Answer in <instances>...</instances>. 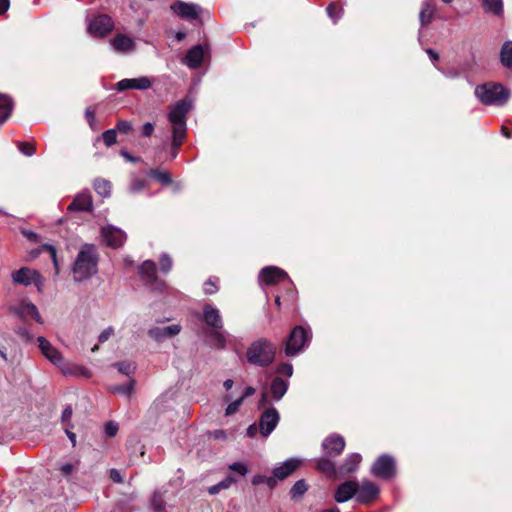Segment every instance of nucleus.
<instances>
[{
  "label": "nucleus",
  "mask_w": 512,
  "mask_h": 512,
  "mask_svg": "<svg viewBox=\"0 0 512 512\" xmlns=\"http://www.w3.org/2000/svg\"><path fill=\"white\" fill-rule=\"evenodd\" d=\"M99 253L94 244H83L72 264L73 280L81 283L92 278L98 272Z\"/></svg>",
  "instance_id": "f257e3e1"
},
{
  "label": "nucleus",
  "mask_w": 512,
  "mask_h": 512,
  "mask_svg": "<svg viewBox=\"0 0 512 512\" xmlns=\"http://www.w3.org/2000/svg\"><path fill=\"white\" fill-rule=\"evenodd\" d=\"M277 347L266 338L251 343L246 351L247 361L255 366L267 367L275 360Z\"/></svg>",
  "instance_id": "f03ea898"
},
{
  "label": "nucleus",
  "mask_w": 512,
  "mask_h": 512,
  "mask_svg": "<svg viewBox=\"0 0 512 512\" xmlns=\"http://www.w3.org/2000/svg\"><path fill=\"white\" fill-rule=\"evenodd\" d=\"M475 96L484 105L503 106L510 97V92L498 83H485L475 88Z\"/></svg>",
  "instance_id": "7ed1b4c3"
},
{
  "label": "nucleus",
  "mask_w": 512,
  "mask_h": 512,
  "mask_svg": "<svg viewBox=\"0 0 512 512\" xmlns=\"http://www.w3.org/2000/svg\"><path fill=\"white\" fill-rule=\"evenodd\" d=\"M193 108L192 100L184 98L170 106L168 120L172 126V134L187 135V114Z\"/></svg>",
  "instance_id": "20e7f679"
},
{
  "label": "nucleus",
  "mask_w": 512,
  "mask_h": 512,
  "mask_svg": "<svg viewBox=\"0 0 512 512\" xmlns=\"http://www.w3.org/2000/svg\"><path fill=\"white\" fill-rule=\"evenodd\" d=\"M310 332L302 326H296L285 342V354L293 357L299 354L310 341Z\"/></svg>",
  "instance_id": "39448f33"
},
{
  "label": "nucleus",
  "mask_w": 512,
  "mask_h": 512,
  "mask_svg": "<svg viewBox=\"0 0 512 512\" xmlns=\"http://www.w3.org/2000/svg\"><path fill=\"white\" fill-rule=\"evenodd\" d=\"M12 281L15 284L29 286L34 284L39 291H41L44 285V279L37 270L29 267H22L11 273Z\"/></svg>",
  "instance_id": "423d86ee"
},
{
  "label": "nucleus",
  "mask_w": 512,
  "mask_h": 512,
  "mask_svg": "<svg viewBox=\"0 0 512 512\" xmlns=\"http://www.w3.org/2000/svg\"><path fill=\"white\" fill-rule=\"evenodd\" d=\"M139 274L153 291H163L166 288V283L159 279L156 274V264L151 260L144 261L139 266Z\"/></svg>",
  "instance_id": "0eeeda50"
},
{
  "label": "nucleus",
  "mask_w": 512,
  "mask_h": 512,
  "mask_svg": "<svg viewBox=\"0 0 512 512\" xmlns=\"http://www.w3.org/2000/svg\"><path fill=\"white\" fill-rule=\"evenodd\" d=\"M259 281L268 286L283 282H287L290 286L293 285L288 274L276 266L264 267L259 273Z\"/></svg>",
  "instance_id": "6e6552de"
},
{
  "label": "nucleus",
  "mask_w": 512,
  "mask_h": 512,
  "mask_svg": "<svg viewBox=\"0 0 512 512\" xmlns=\"http://www.w3.org/2000/svg\"><path fill=\"white\" fill-rule=\"evenodd\" d=\"M371 473L383 479H390L395 475V460L389 455L380 456L373 464Z\"/></svg>",
  "instance_id": "1a4fd4ad"
},
{
  "label": "nucleus",
  "mask_w": 512,
  "mask_h": 512,
  "mask_svg": "<svg viewBox=\"0 0 512 512\" xmlns=\"http://www.w3.org/2000/svg\"><path fill=\"white\" fill-rule=\"evenodd\" d=\"M114 23L108 15H99L88 24V33L94 37L103 38L113 29Z\"/></svg>",
  "instance_id": "9d476101"
},
{
  "label": "nucleus",
  "mask_w": 512,
  "mask_h": 512,
  "mask_svg": "<svg viewBox=\"0 0 512 512\" xmlns=\"http://www.w3.org/2000/svg\"><path fill=\"white\" fill-rule=\"evenodd\" d=\"M280 415L276 408L269 407L263 411L259 419V431L263 437H268L276 428Z\"/></svg>",
  "instance_id": "9b49d317"
},
{
  "label": "nucleus",
  "mask_w": 512,
  "mask_h": 512,
  "mask_svg": "<svg viewBox=\"0 0 512 512\" xmlns=\"http://www.w3.org/2000/svg\"><path fill=\"white\" fill-rule=\"evenodd\" d=\"M101 237L105 244L111 248H119L126 241V233L113 225L101 228Z\"/></svg>",
  "instance_id": "f8f14e48"
},
{
  "label": "nucleus",
  "mask_w": 512,
  "mask_h": 512,
  "mask_svg": "<svg viewBox=\"0 0 512 512\" xmlns=\"http://www.w3.org/2000/svg\"><path fill=\"white\" fill-rule=\"evenodd\" d=\"M171 9L180 18L189 21L198 19L202 12V9L199 5L194 3H186L181 0L174 2L171 6Z\"/></svg>",
  "instance_id": "ddd939ff"
},
{
  "label": "nucleus",
  "mask_w": 512,
  "mask_h": 512,
  "mask_svg": "<svg viewBox=\"0 0 512 512\" xmlns=\"http://www.w3.org/2000/svg\"><path fill=\"white\" fill-rule=\"evenodd\" d=\"M208 46L196 45L188 50L183 63L190 69H197L203 63L205 57L208 55Z\"/></svg>",
  "instance_id": "4468645a"
},
{
  "label": "nucleus",
  "mask_w": 512,
  "mask_h": 512,
  "mask_svg": "<svg viewBox=\"0 0 512 512\" xmlns=\"http://www.w3.org/2000/svg\"><path fill=\"white\" fill-rule=\"evenodd\" d=\"M379 495L378 487L371 481H363L361 485L358 483L356 493V501L360 504H368L377 499Z\"/></svg>",
  "instance_id": "2eb2a0df"
},
{
  "label": "nucleus",
  "mask_w": 512,
  "mask_h": 512,
  "mask_svg": "<svg viewBox=\"0 0 512 512\" xmlns=\"http://www.w3.org/2000/svg\"><path fill=\"white\" fill-rule=\"evenodd\" d=\"M11 310L24 320L32 318L37 323L43 324V319L39 314L37 307L29 301H21L17 305L13 306Z\"/></svg>",
  "instance_id": "dca6fc26"
},
{
  "label": "nucleus",
  "mask_w": 512,
  "mask_h": 512,
  "mask_svg": "<svg viewBox=\"0 0 512 512\" xmlns=\"http://www.w3.org/2000/svg\"><path fill=\"white\" fill-rule=\"evenodd\" d=\"M345 447V440L338 434H332L324 439L322 448L327 456L336 457L342 453Z\"/></svg>",
  "instance_id": "f3484780"
},
{
  "label": "nucleus",
  "mask_w": 512,
  "mask_h": 512,
  "mask_svg": "<svg viewBox=\"0 0 512 512\" xmlns=\"http://www.w3.org/2000/svg\"><path fill=\"white\" fill-rule=\"evenodd\" d=\"M358 490V482L357 481H345L341 483L335 493H334V499L337 503H344L352 499L353 497L356 498V493Z\"/></svg>",
  "instance_id": "a211bd4d"
},
{
  "label": "nucleus",
  "mask_w": 512,
  "mask_h": 512,
  "mask_svg": "<svg viewBox=\"0 0 512 512\" xmlns=\"http://www.w3.org/2000/svg\"><path fill=\"white\" fill-rule=\"evenodd\" d=\"M39 349L42 354L53 364L60 366L63 363L61 353L51 345V343L44 337L40 336L37 339Z\"/></svg>",
  "instance_id": "6ab92c4d"
},
{
  "label": "nucleus",
  "mask_w": 512,
  "mask_h": 512,
  "mask_svg": "<svg viewBox=\"0 0 512 512\" xmlns=\"http://www.w3.org/2000/svg\"><path fill=\"white\" fill-rule=\"evenodd\" d=\"M151 85V80L146 76H142L139 78L122 79L116 84V89L118 91H125L128 89L147 90Z\"/></svg>",
  "instance_id": "aec40b11"
},
{
  "label": "nucleus",
  "mask_w": 512,
  "mask_h": 512,
  "mask_svg": "<svg viewBox=\"0 0 512 512\" xmlns=\"http://www.w3.org/2000/svg\"><path fill=\"white\" fill-rule=\"evenodd\" d=\"M203 321L214 329H222L223 321L219 309L211 304H205L203 307Z\"/></svg>",
  "instance_id": "412c9836"
},
{
  "label": "nucleus",
  "mask_w": 512,
  "mask_h": 512,
  "mask_svg": "<svg viewBox=\"0 0 512 512\" xmlns=\"http://www.w3.org/2000/svg\"><path fill=\"white\" fill-rule=\"evenodd\" d=\"M180 331H181V326L174 324V325H170V326H166V327H153L148 330V335L152 339L160 342L166 338H171L173 336L178 335L180 333Z\"/></svg>",
  "instance_id": "4be33fe9"
},
{
  "label": "nucleus",
  "mask_w": 512,
  "mask_h": 512,
  "mask_svg": "<svg viewBox=\"0 0 512 512\" xmlns=\"http://www.w3.org/2000/svg\"><path fill=\"white\" fill-rule=\"evenodd\" d=\"M110 44L116 52L121 53L130 52L135 48L133 39L123 34H117L110 40Z\"/></svg>",
  "instance_id": "5701e85b"
},
{
  "label": "nucleus",
  "mask_w": 512,
  "mask_h": 512,
  "mask_svg": "<svg viewBox=\"0 0 512 512\" xmlns=\"http://www.w3.org/2000/svg\"><path fill=\"white\" fill-rule=\"evenodd\" d=\"M92 209V197L87 192L78 194L69 204V211H90Z\"/></svg>",
  "instance_id": "b1692460"
},
{
  "label": "nucleus",
  "mask_w": 512,
  "mask_h": 512,
  "mask_svg": "<svg viewBox=\"0 0 512 512\" xmlns=\"http://www.w3.org/2000/svg\"><path fill=\"white\" fill-rule=\"evenodd\" d=\"M300 461L296 459H288L280 466L273 470V475L279 480H284L286 477L291 475L299 466Z\"/></svg>",
  "instance_id": "393cba45"
},
{
  "label": "nucleus",
  "mask_w": 512,
  "mask_h": 512,
  "mask_svg": "<svg viewBox=\"0 0 512 512\" xmlns=\"http://www.w3.org/2000/svg\"><path fill=\"white\" fill-rule=\"evenodd\" d=\"M362 461V456L358 453H352L348 455L338 468V473L341 475L355 472Z\"/></svg>",
  "instance_id": "a878e982"
},
{
  "label": "nucleus",
  "mask_w": 512,
  "mask_h": 512,
  "mask_svg": "<svg viewBox=\"0 0 512 512\" xmlns=\"http://www.w3.org/2000/svg\"><path fill=\"white\" fill-rule=\"evenodd\" d=\"M289 386L288 380L281 377H275L270 385V391L273 399L279 401L287 392Z\"/></svg>",
  "instance_id": "bb28decb"
},
{
  "label": "nucleus",
  "mask_w": 512,
  "mask_h": 512,
  "mask_svg": "<svg viewBox=\"0 0 512 512\" xmlns=\"http://www.w3.org/2000/svg\"><path fill=\"white\" fill-rule=\"evenodd\" d=\"M13 102L5 94H0V124H3L11 115Z\"/></svg>",
  "instance_id": "cd10ccee"
},
{
  "label": "nucleus",
  "mask_w": 512,
  "mask_h": 512,
  "mask_svg": "<svg viewBox=\"0 0 512 512\" xmlns=\"http://www.w3.org/2000/svg\"><path fill=\"white\" fill-rule=\"evenodd\" d=\"M434 14V7L429 0H424L419 14V20L422 26L428 25Z\"/></svg>",
  "instance_id": "c85d7f7f"
},
{
  "label": "nucleus",
  "mask_w": 512,
  "mask_h": 512,
  "mask_svg": "<svg viewBox=\"0 0 512 512\" xmlns=\"http://www.w3.org/2000/svg\"><path fill=\"white\" fill-rule=\"evenodd\" d=\"M500 60L503 66L512 69V41H506L502 45Z\"/></svg>",
  "instance_id": "c756f323"
},
{
  "label": "nucleus",
  "mask_w": 512,
  "mask_h": 512,
  "mask_svg": "<svg viewBox=\"0 0 512 512\" xmlns=\"http://www.w3.org/2000/svg\"><path fill=\"white\" fill-rule=\"evenodd\" d=\"M486 12L500 16L503 14V0H481Z\"/></svg>",
  "instance_id": "7c9ffc66"
},
{
  "label": "nucleus",
  "mask_w": 512,
  "mask_h": 512,
  "mask_svg": "<svg viewBox=\"0 0 512 512\" xmlns=\"http://www.w3.org/2000/svg\"><path fill=\"white\" fill-rule=\"evenodd\" d=\"M221 329H214L210 332L211 344L216 349L222 350L226 347L227 339L226 333L220 331Z\"/></svg>",
  "instance_id": "2f4dec72"
},
{
  "label": "nucleus",
  "mask_w": 512,
  "mask_h": 512,
  "mask_svg": "<svg viewBox=\"0 0 512 512\" xmlns=\"http://www.w3.org/2000/svg\"><path fill=\"white\" fill-rule=\"evenodd\" d=\"M331 456H323L317 461V468L326 474H335L336 467L334 462L330 459Z\"/></svg>",
  "instance_id": "473e14b6"
},
{
  "label": "nucleus",
  "mask_w": 512,
  "mask_h": 512,
  "mask_svg": "<svg viewBox=\"0 0 512 512\" xmlns=\"http://www.w3.org/2000/svg\"><path fill=\"white\" fill-rule=\"evenodd\" d=\"M235 482H236V479L233 476H227L225 479H223L219 483L209 487L208 492L211 495L218 494L220 491L228 489Z\"/></svg>",
  "instance_id": "72a5a7b5"
},
{
  "label": "nucleus",
  "mask_w": 512,
  "mask_h": 512,
  "mask_svg": "<svg viewBox=\"0 0 512 512\" xmlns=\"http://www.w3.org/2000/svg\"><path fill=\"white\" fill-rule=\"evenodd\" d=\"M62 371L67 375H75L89 378L91 376V372L88 368L80 365H73L71 368L62 367Z\"/></svg>",
  "instance_id": "f704fd0d"
},
{
  "label": "nucleus",
  "mask_w": 512,
  "mask_h": 512,
  "mask_svg": "<svg viewBox=\"0 0 512 512\" xmlns=\"http://www.w3.org/2000/svg\"><path fill=\"white\" fill-rule=\"evenodd\" d=\"M186 138V134H172V144L170 150V159H175L178 155L179 149Z\"/></svg>",
  "instance_id": "c9c22d12"
},
{
  "label": "nucleus",
  "mask_w": 512,
  "mask_h": 512,
  "mask_svg": "<svg viewBox=\"0 0 512 512\" xmlns=\"http://www.w3.org/2000/svg\"><path fill=\"white\" fill-rule=\"evenodd\" d=\"M135 383V380L131 379L124 385H116L111 387V391L129 397L134 391Z\"/></svg>",
  "instance_id": "e433bc0d"
},
{
  "label": "nucleus",
  "mask_w": 512,
  "mask_h": 512,
  "mask_svg": "<svg viewBox=\"0 0 512 512\" xmlns=\"http://www.w3.org/2000/svg\"><path fill=\"white\" fill-rule=\"evenodd\" d=\"M113 366L115 368H117V370L126 375V376H130L131 374H133L136 370V365L134 362H131V361H121V362H117V363H114Z\"/></svg>",
  "instance_id": "4c0bfd02"
},
{
  "label": "nucleus",
  "mask_w": 512,
  "mask_h": 512,
  "mask_svg": "<svg viewBox=\"0 0 512 512\" xmlns=\"http://www.w3.org/2000/svg\"><path fill=\"white\" fill-rule=\"evenodd\" d=\"M149 176L158 180L164 185H169L172 182L171 176L167 171L160 169H153L149 172Z\"/></svg>",
  "instance_id": "58836bf2"
},
{
  "label": "nucleus",
  "mask_w": 512,
  "mask_h": 512,
  "mask_svg": "<svg viewBox=\"0 0 512 512\" xmlns=\"http://www.w3.org/2000/svg\"><path fill=\"white\" fill-rule=\"evenodd\" d=\"M94 189L99 195L106 197L110 194L111 185L110 182L107 180L97 179L94 182Z\"/></svg>",
  "instance_id": "ea45409f"
},
{
  "label": "nucleus",
  "mask_w": 512,
  "mask_h": 512,
  "mask_svg": "<svg viewBox=\"0 0 512 512\" xmlns=\"http://www.w3.org/2000/svg\"><path fill=\"white\" fill-rule=\"evenodd\" d=\"M308 486L304 480H298L291 488L290 495L293 499L299 498L307 491Z\"/></svg>",
  "instance_id": "a19ab883"
},
{
  "label": "nucleus",
  "mask_w": 512,
  "mask_h": 512,
  "mask_svg": "<svg viewBox=\"0 0 512 512\" xmlns=\"http://www.w3.org/2000/svg\"><path fill=\"white\" fill-rule=\"evenodd\" d=\"M103 142L107 147L114 145L117 142V132L116 129H108L102 134Z\"/></svg>",
  "instance_id": "79ce46f5"
},
{
  "label": "nucleus",
  "mask_w": 512,
  "mask_h": 512,
  "mask_svg": "<svg viewBox=\"0 0 512 512\" xmlns=\"http://www.w3.org/2000/svg\"><path fill=\"white\" fill-rule=\"evenodd\" d=\"M327 14L336 23L343 14V9L338 8L335 3H332L327 7Z\"/></svg>",
  "instance_id": "37998d69"
},
{
  "label": "nucleus",
  "mask_w": 512,
  "mask_h": 512,
  "mask_svg": "<svg viewBox=\"0 0 512 512\" xmlns=\"http://www.w3.org/2000/svg\"><path fill=\"white\" fill-rule=\"evenodd\" d=\"M42 250L47 251L49 253L53 265L55 267V274H59V263L57 259L56 249L52 245L45 244L42 246Z\"/></svg>",
  "instance_id": "c03bdc74"
},
{
  "label": "nucleus",
  "mask_w": 512,
  "mask_h": 512,
  "mask_svg": "<svg viewBox=\"0 0 512 512\" xmlns=\"http://www.w3.org/2000/svg\"><path fill=\"white\" fill-rule=\"evenodd\" d=\"M159 264L161 271L167 274L172 268V259L168 254L164 253L160 257Z\"/></svg>",
  "instance_id": "a18cd8bd"
},
{
  "label": "nucleus",
  "mask_w": 512,
  "mask_h": 512,
  "mask_svg": "<svg viewBox=\"0 0 512 512\" xmlns=\"http://www.w3.org/2000/svg\"><path fill=\"white\" fill-rule=\"evenodd\" d=\"M18 149L26 156L34 155L36 151L35 146L30 142H19Z\"/></svg>",
  "instance_id": "49530a36"
},
{
  "label": "nucleus",
  "mask_w": 512,
  "mask_h": 512,
  "mask_svg": "<svg viewBox=\"0 0 512 512\" xmlns=\"http://www.w3.org/2000/svg\"><path fill=\"white\" fill-rule=\"evenodd\" d=\"M216 281H218L217 278H215V281L210 278L204 283L203 291L206 295H213L218 291Z\"/></svg>",
  "instance_id": "de8ad7c7"
},
{
  "label": "nucleus",
  "mask_w": 512,
  "mask_h": 512,
  "mask_svg": "<svg viewBox=\"0 0 512 512\" xmlns=\"http://www.w3.org/2000/svg\"><path fill=\"white\" fill-rule=\"evenodd\" d=\"M242 403H243V401L240 398L229 403L225 409V416H231V415L235 414L239 410Z\"/></svg>",
  "instance_id": "09e8293b"
},
{
  "label": "nucleus",
  "mask_w": 512,
  "mask_h": 512,
  "mask_svg": "<svg viewBox=\"0 0 512 512\" xmlns=\"http://www.w3.org/2000/svg\"><path fill=\"white\" fill-rule=\"evenodd\" d=\"M115 129H116V132L128 134L129 132L132 131V123L127 120H120L117 122Z\"/></svg>",
  "instance_id": "8fccbe9b"
},
{
  "label": "nucleus",
  "mask_w": 512,
  "mask_h": 512,
  "mask_svg": "<svg viewBox=\"0 0 512 512\" xmlns=\"http://www.w3.org/2000/svg\"><path fill=\"white\" fill-rule=\"evenodd\" d=\"M229 469L233 472L238 473L241 476H245L248 473L247 466L242 462H235L229 465Z\"/></svg>",
  "instance_id": "3c124183"
},
{
  "label": "nucleus",
  "mask_w": 512,
  "mask_h": 512,
  "mask_svg": "<svg viewBox=\"0 0 512 512\" xmlns=\"http://www.w3.org/2000/svg\"><path fill=\"white\" fill-rule=\"evenodd\" d=\"M277 372L289 378L293 375V366L290 363H282L278 366Z\"/></svg>",
  "instance_id": "603ef678"
},
{
  "label": "nucleus",
  "mask_w": 512,
  "mask_h": 512,
  "mask_svg": "<svg viewBox=\"0 0 512 512\" xmlns=\"http://www.w3.org/2000/svg\"><path fill=\"white\" fill-rule=\"evenodd\" d=\"M118 424L116 422L110 421L105 425V433L108 437H114L118 432Z\"/></svg>",
  "instance_id": "864d4df0"
},
{
  "label": "nucleus",
  "mask_w": 512,
  "mask_h": 512,
  "mask_svg": "<svg viewBox=\"0 0 512 512\" xmlns=\"http://www.w3.org/2000/svg\"><path fill=\"white\" fill-rule=\"evenodd\" d=\"M114 334V328L109 326L107 327L106 329H104L99 337H98V340L100 343H104L106 342L112 335Z\"/></svg>",
  "instance_id": "5fc2aeb1"
},
{
  "label": "nucleus",
  "mask_w": 512,
  "mask_h": 512,
  "mask_svg": "<svg viewBox=\"0 0 512 512\" xmlns=\"http://www.w3.org/2000/svg\"><path fill=\"white\" fill-rule=\"evenodd\" d=\"M85 117H86V120H87L89 126L92 129H95L96 118H95L94 110L87 108L85 111Z\"/></svg>",
  "instance_id": "6e6d98bb"
},
{
  "label": "nucleus",
  "mask_w": 512,
  "mask_h": 512,
  "mask_svg": "<svg viewBox=\"0 0 512 512\" xmlns=\"http://www.w3.org/2000/svg\"><path fill=\"white\" fill-rule=\"evenodd\" d=\"M264 482H266L269 485H272V483L274 482V479L273 478H266L265 476H261V475H256L252 479V484L253 485H258V484L264 483Z\"/></svg>",
  "instance_id": "4d7b16f0"
},
{
  "label": "nucleus",
  "mask_w": 512,
  "mask_h": 512,
  "mask_svg": "<svg viewBox=\"0 0 512 512\" xmlns=\"http://www.w3.org/2000/svg\"><path fill=\"white\" fill-rule=\"evenodd\" d=\"M120 155L128 162L137 163L141 161V158L131 155L128 151L122 149Z\"/></svg>",
  "instance_id": "13d9d810"
},
{
  "label": "nucleus",
  "mask_w": 512,
  "mask_h": 512,
  "mask_svg": "<svg viewBox=\"0 0 512 512\" xmlns=\"http://www.w3.org/2000/svg\"><path fill=\"white\" fill-rule=\"evenodd\" d=\"M154 132V125L150 122L145 123L142 126V135L144 137H150Z\"/></svg>",
  "instance_id": "bf43d9fd"
},
{
  "label": "nucleus",
  "mask_w": 512,
  "mask_h": 512,
  "mask_svg": "<svg viewBox=\"0 0 512 512\" xmlns=\"http://www.w3.org/2000/svg\"><path fill=\"white\" fill-rule=\"evenodd\" d=\"M109 476H110L111 480L115 483L123 482V477L121 476L120 471L117 469H111Z\"/></svg>",
  "instance_id": "052dcab7"
},
{
  "label": "nucleus",
  "mask_w": 512,
  "mask_h": 512,
  "mask_svg": "<svg viewBox=\"0 0 512 512\" xmlns=\"http://www.w3.org/2000/svg\"><path fill=\"white\" fill-rule=\"evenodd\" d=\"M210 435L214 438V439H218V440H225L227 438V433L225 430H222V429H217V430H214L212 432H210Z\"/></svg>",
  "instance_id": "680f3d73"
},
{
  "label": "nucleus",
  "mask_w": 512,
  "mask_h": 512,
  "mask_svg": "<svg viewBox=\"0 0 512 512\" xmlns=\"http://www.w3.org/2000/svg\"><path fill=\"white\" fill-rule=\"evenodd\" d=\"M22 234L30 241L37 243L39 241V236L35 232L31 230H22Z\"/></svg>",
  "instance_id": "e2e57ef3"
},
{
  "label": "nucleus",
  "mask_w": 512,
  "mask_h": 512,
  "mask_svg": "<svg viewBox=\"0 0 512 512\" xmlns=\"http://www.w3.org/2000/svg\"><path fill=\"white\" fill-rule=\"evenodd\" d=\"M259 431V425L252 424L247 428V435L251 438H254Z\"/></svg>",
  "instance_id": "0e129e2a"
},
{
  "label": "nucleus",
  "mask_w": 512,
  "mask_h": 512,
  "mask_svg": "<svg viewBox=\"0 0 512 512\" xmlns=\"http://www.w3.org/2000/svg\"><path fill=\"white\" fill-rule=\"evenodd\" d=\"M60 470L64 475H69L73 472L74 466L71 463H65L60 467Z\"/></svg>",
  "instance_id": "69168bd1"
},
{
  "label": "nucleus",
  "mask_w": 512,
  "mask_h": 512,
  "mask_svg": "<svg viewBox=\"0 0 512 512\" xmlns=\"http://www.w3.org/2000/svg\"><path fill=\"white\" fill-rule=\"evenodd\" d=\"M18 334L25 340V341H31L32 335L27 331L25 328H20L18 330Z\"/></svg>",
  "instance_id": "338daca9"
},
{
  "label": "nucleus",
  "mask_w": 512,
  "mask_h": 512,
  "mask_svg": "<svg viewBox=\"0 0 512 512\" xmlns=\"http://www.w3.org/2000/svg\"><path fill=\"white\" fill-rule=\"evenodd\" d=\"M144 187V182L142 180H135L131 185V190L133 192L140 191Z\"/></svg>",
  "instance_id": "774afa93"
}]
</instances>
